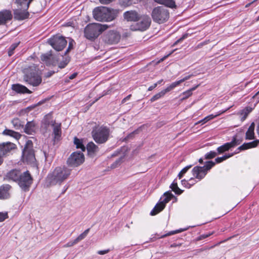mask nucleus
I'll return each mask as SVG.
<instances>
[{
	"label": "nucleus",
	"instance_id": "obj_62",
	"mask_svg": "<svg viewBox=\"0 0 259 259\" xmlns=\"http://www.w3.org/2000/svg\"><path fill=\"white\" fill-rule=\"evenodd\" d=\"M77 243V242H75V240L73 242H69L67 244V246L70 247L73 246V245Z\"/></svg>",
	"mask_w": 259,
	"mask_h": 259
},
{
	"label": "nucleus",
	"instance_id": "obj_63",
	"mask_svg": "<svg viewBox=\"0 0 259 259\" xmlns=\"http://www.w3.org/2000/svg\"><path fill=\"white\" fill-rule=\"evenodd\" d=\"M216 245H214L213 246H206V247H203L202 248V249H204V251L205 250H208V249H210L212 248H213Z\"/></svg>",
	"mask_w": 259,
	"mask_h": 259
},
{
	"label": "nucleus",
	"instance_id": "obj_9",
	"mask_svg": "<svg viewBox=\"0 0 259 259\" xmlns=\"http://www.w3.org/2000/svg\"><path fill=\"white\" fill-rule=\"evenodd\" d=\"M22 159L23 161L28 163H32L35 161L33 143L31 141L28 140L22 152Z\"/></svg>",
	"mask_w": 259,
	"mask_h": 259
},
{
	"label": "nucleus",
	"instance_id": "obj_22",
	"mask_svg": "<svg viewBox=\"0 0 259 259\" xmlns=\"http://www.w3.org/2000/svg\"><path fill=\"white\" fill-rule=\"evenodd\" d=\"M123 16L124 19L128 21H135L139 18L138 13L133 10L124 12Z\"/></svg>",
	"mask_w": 259,
	"mask_h": 259
},
{
	"label": "nucleus",
	"instance_id": "obj_45",
	"mask_svg": "<svg viewBox=\"0 0 259 259\" xmlns=\"http://www.w3.org/2000/svg\"><path fill=\"white\" fill-rule=\"evenodd\" d=\"M192 165H188L183 168L181 171L178 174V177L180 179L183 176V175L188 171V170L191 167Z\"/></svg>",
	"mask_w": 259,
	"mask_h": 259
},
{
	"label": "nucleus",
	"instance_id": "obj_30",
	"mask_svg": "<svg viewBox=\"0 0 259 259\" xmlns=\"http://www.w3.org/2000/svg\"><path fill=\"white\" fill-rule=\"evenodd\" d=\"M12 123L16 130L23 128L24 122L21 121L18 118H15L12 120Z\"/></svg>",
	"mask_w": 259,
	"mask_h": 259
},
{
	"label": "nucleus",
	"instance_id": "obj_29",
	"mask_svg": "<svg viewBox=\"0 0 259 259\" xmlns=\"http://www.w3.org/2000/svg\"><path fill=\"white\" fill-rule=\"evenodd\" d=\"M74 144L76 146V148L80 149L82 151H85V147L82 144V140H80L77 137H74Z\"/></svg>",
	"mask_w": 259,
	"mask_h": 259
},
{
	"label": "nucleus",
	"instance_id": "obj_54",
	"mask_svg": "<svg viewBox=\"0 0 259 259\" xmlns=\"http://www.w3.org/2000/svg\"><path fill=\"white\" fill-rule=\"evenodd\" d=\"M192 76H193L192 74L187 75V76L184 77L183 78L179 80V81L181 84V83L183 82L184 81L189 79Z\"/></svg>",
	"mask_w": 259,
	"mask_h": 259
},
{
	"label": "nucleus",
	"instance_id": "obj_4",
	"mask_svg": "<svg viewBox=\"0 0 259 259\" xmlns=\"http://www.w3.org/2000/svg\"><path fill=\"white\" fill-rule=\"evenodd\" d=\"M24 80L28 84L33 86H38L41 82V78L34 65L26 68L24 71Z\"/></svg>",
	"mask_w": 259,
	"mask_h": 259
},
{
	"label": "nucleus",
	"instance_id": "obj_49",
	"mask_svg": "<svg viewBox=\"0 0 259 259\" xmlns=\"http://www.w3.org/2000/svg\"><path fill=\"white\" fill-rule=\"evenodd\" d=\"M259 143V141L255 140L251 142L246 143L248 147L249 148H254L257 146L258 143Z\"/></svg>",
	"mask_w": 259,
	"mask_h": 259
},
{
	"label": "nucleus",
	"instance_id": "obj_28",
	"mask_svg": "<svg viewBox=\"0 0 259 259\" xmlns=\"http://www.w3.org/2000/svg\"><path fill=\"white\" fill-rule=\"evenodd\" d=\"M155 2L163 4L167 7L173 8L175 7V3L172 0H154Z\"/></svg>",
	"mask_w": 259,
	"mask_h": 259
},
{
	"label": "nucleus",
	"instance_id": "obj_56",
	"mask_svg": "<svg viewBox=\"0 0 259 259\" xmlns=\"http://www.w3.org/2000/svg\"><path fill=\"white\" fill-rule=\"evenodd\" d=\"M110 251V250L109 249L104 250H99L97 252V253L99 254H100V255H103V254L108 253Z\"/></svg>",
	"mask_w": 259,
	"mask_h": 259
},
{
	"label": "nucleus",
	"instance_id": "obj_8",
	"mask_svg": "<svg viewBox=\"0 0 259 259\" xmlns=\"http://www.w3.org/2000/svg\"><path fill=\"white\" fill-rule=\"evenodd\" d=\"M152 16L154 21L158 23H162L168 19L169 13L164 7H158L153 9Z\"/></svg>",
	"mask_w": 259,
	"mask_h": 259
},
{
	"label": "nucleus",
	"instance_id": "obj_59",
	"mask_svg": "<svg viewBox=\"0 0 259 259\" xmlns=\"http://www.w3.org/2000/svg\"><path fill=\"white\" fill-rule=\"evenodd\" d=\"M131 97V95H128L122 100L121 103L122 104L125 103L127 101H128L130 99Z\"/></svg>",
	"mask_w": 259,
	"mask_h": 259
},
{
	"label": "nucleus",
	"instance_id": "obj_2",
	"mask_svg": "<svg viewBox=\"0 0 259 259\" xmlns=\"http://www.w3.org/2000/svg\"><path fill=\"white\" fill-rule=\"evenodd\" d=\"M117 12L102 7H97L93 11L94 18L98 21H111L117 16Z\"/></svg>",
	"mask_w": 259,
	"mask_h": 259
},
{
	"label": "nucleus",
	"instance_id": "obj_47",
	"mask_svg": "<svg viewBox=\"0 0 259 259\" xmlns=\"http://www.w3.org/2000/svg\"><path fill=\"white\" fill-rule=\"evenodd\" d=\"M37 106L36 105H32L29 107H28L23 110H22V113H28L30 112L33 111L34 109ZM34 111H36L35 110H34Z\"/></svg>",
	"mask_w": 259,
	"mask_h": 259
},
{
	"label": "nucleus",
	"instance_id": "obj_58",
	"mask_svg": "<svg viewBox=\"0 0 259 259\" xmlns=\"http://www.w3.org/2000/svg\"><path fill=\"white\" fill-rule=\"evenodd\" d=\"M174 51L171 52L170 53H169L168 55L164 56L163 58H162L161 59H160L159 61H158L157 62H156V64H158V63H159L160 62L164 61L166 58H167L169 56H170L173 52H174Z\"/></svg>",
	"mask_w": 259,
	"mask_h": 259
},
{
	"label": "nucleus",
	"instance_id": "obj_38",
	"mask_svg": "<svg viewBox=\"0 0 259 259\" xmlns=\"http://www.w3.org/2000/svg\"><path fill=\"white\" fill-rule=\"evenodd\" d=\"M220 114H215L213 115V114H209L207 116L204 117L203 119L200 120L198 123H201V124H203L207 122L208 121L213 119V118L217 117L218 115H219Z\"/></svg>",
	"mask_w": 259,
	"mask_h": 259
},
{
	"label": "nucleus",
	"instance_id": "obj_20",
	"mask_svg": "<svg viewBox=\"0 0 259 259\" xmlns=\"http://www.w3.org/2000/svg\"><path fill=\"white\" fill-rule=\"evenodd\" d=\"M11 186L9 184H4L0 186V199H5L10 197L9 190Z\"/></svg>",
	"mask_w": 259,
	"mask_h": 259
},
{
	"label": "nucleus",
	"instance_id": "obj_26",
	"mask_svg": "<svg viewBox=\"0 0 259 259\" xmlns=\"http://www.w3.org/2000/svg\"><path fill=\"white\" fill-rule=\"evenodd\" d=\"M33 0H16V3L17 5V7H21L23 9H27L29 7V4Z\"/></svg>",
	"mask_w": 259,
	"mask_h": 259
},
{
	"label": "nucleus",
	"instance_id": "obj_48",
	"mask_svg": "<svg viewBox=\"0 0 259 259\" xmlns=\"http://www.w3.org/2000/svg\"><path fill=\"white\" fill-rule=\"evenodd\" d=\"M249 149V147H248L247 143H244L243 145L239 147L237 149L235 153H238L239 151L241 150H245Z\"/></svg>",
	"mask_w": 259,
	"mask_h": 259
},
{
	"label": "nucleus",
	"instance_id": "obj_19",
	"mask_svg": "<svg viewBox=\"0 0 259 259\" xmlns=\"http://www.w3.org/2000/svg\"><path fill=\"white\" fill-rule=\"evenodd\" d=\"M21 174V171L19 170L12 169L7 174L4 179L17 183Z\"/></svg>",
	"mask_w": 259,
	"mask_h": 259
},
{
	"label": "nucleus",
	"instance_id": "obj_57",
	"mask_svg": "<svg viewBox=\"0 0 259 259\" xmlns=\"http://www.w3.org/2000/svg\"><path fill=\"white\" fill-rule=\"evenodd\" d=\"M210 235V234L201 235L199 237H198L197 240H202L203 239H205V238L209 237Z\"/></svg>",
	"mask_w": 259,
	"mask_h": 259
},
{
	"label": "nucleus",
	"instance_id": "obj_18",
	"mask_svg": "<svg viewBox=\"0 0 259 259\" xmlns=\"http://www.w3.org/2000/svg\"><path fill=\"white\" fill-rule=\"evenodd\" d=\"M27 9H22L21 7H17V9L14 11V18L16 19L21 20L28 18L29 13L27 11Z\"/></svg>",
	"mask_w": 259,
	"mask_h": 259
},
{
	"label": "nucleus",
	"instance_id": "obj_10",
	"mask_svg": "<svg viewBox=\"0 0 259 259\" xmlns=\"http://www.w3.org/2000/svg\"><path fill=\"white\" fill-rule=\"evenodd\" d=\"M173 197L174 195L170 191L165 192L163 194V199L162 198H160V202L156 204L150 212V214L151 215H155L162 211L164 208L165 204L168 202Z\"/></svg>",
	"mask_w": 259,
	"mask_h": 259
},
{
	"label": "nucleus",
	"instance_id": "obj_32",
	"mask_svg": "<svg viewBox=\"0 0 259 259\" xmlns=\"http://www.w3.org/2000/svg\"><path fill=\"white\" fill-rule=\"evenodd\" d=\"M142 126L138 128L133 132L129 134L124 139V141H127L130 139H132L134 138L136 135L138 134L141 131H142Z\"/></svg>",
	"mask_w": 259,
	"mask_h": 259
},
{
	"label": "nucleus",
	"instance_id": "obj_16",
	"mask_svg": "<svg viewBox=\"0 0 259 259\" xmlns=\"http://www.w3.org/2000/svg\"><path fill=\"white\" fill-rule=\"evenodd\" d=\"M240 144L239 140H237L235 137H233L231 142L226 143L225 144L217 148V151L219 154L223 153L228 151L231 148L234 147Z\"/></svg>",
	"mask_w": 259,
	"mask_h": 259
},
{
	"label": "nucleus",
	"instance_id": "obj_39",
	"mask_svg": "<svg viewBox=\"0 0 259 259\" xmlns=\"http://www.w3.org/2000/svg\"><path fill=\"white\" fill-rule=\"evenodd\" d=\"M255 106L256 105L254 103L250 105L247 106L242 110L241 113H249L251 112Z\"/></svg>",
	"mask_w": 259,
	"mask_h": 259
},
{
	"label": "nucleus",
	"instance_id": "obj_5",
	"mask_svg": "<svg viewBox=\"0 0 259 259\" xmlns=\"http://www.w3.org/2000/svg\"><path fill=\"white\" fill-rule=\"evenodd\" d=\"M109 132V129L106 126H100L94 128L92 132V135L96 143L103 144L107 141Z\"/></svg>",
	"mask_w": 259,
	"mask_h": 259
},
{
	"label": "nucleus",
	"instance_id": "obj_12",
	"mask_svg": "<svg viewBox=\"0 0 259 259\" xmlns=\"http://www.w3.org/2000/svg\"><path fill=\"white\" fill-rule=\"evenodd\" d=\"M84 161V155L80 152H74L69 157L67 163L71 167H76L81 164Z\"/></svg>",
	"mask_w": 259,
	"mask_h": 259
},
{
	"label": "nucleus",
	"instance_id": "obj_25",
	"mask_svg": "<svg viewBox=\"0 0 259 259\" xmlns=\"http://www.w3.org/2000/svg\"><path fill=\"white\" fill-rule=\"evenodd\" d=\"M87 149L89 155L95 154L99 151L98 147L92 142L88 144Z\"/></svg>",
	"mask_w": 259,
	"mask_h": 259
},
{
	"label": "nucleus",
	"instance_id": "obj_52",
	"mask_svg": "<svg viewBox=\"0 0 259 259\" xmlns=\"http://www.w3.org/2000/svg\"><path fill=\"white\" fill-rule=\"evenodd\" d=\"M189 36V34L188 33H186V34H184L180 38H179V39H178L175 42V44H174V45H177L178 43L181 42V41H182L183 40H184V39L186 38L188 36Z\"/></svg>",
	"mask_w": 259,
	"mask_h": 259
},
{
	"label": "nucleus",
	"instance_id": "obj_24",
	"mask_svg": "<svg viewBox=\"0 0 259 259\" xmlns=\"http://www.w3.org/2000/svg\"><path fill=\"white\" fill-rule=\"evenodd\" d=\"M12 89L17 93L30 94L31 93L26 87L20 84H13Z\"/></svg>",
	"mask_w": 259,
	"mask_h": 259
},
{
	"label": "nucleus",
	"instance_id": "obj_7",
	"mask_svg": "<svg viewBox=\"0 0 259 259\" xmlns=\"http://www.w3.org/2000/svg\"><path fill=\"white\" fill-rule=\"evenodd\" d=\"M32 182L31 175L28 170H26L21 174L17 183L23 191L27 192L29 190Z\"/></svg>",
	"mask_w": 259,
	"mask_h": 259
},
{
	"label": "nucleus",
	"instance_id": "obj_14",
	"mask_svg": "<svg viewBox=\"0 0 259 259\" xmlns=\"http://www.w3.org/2000/svg\"><path fill=\"white\" fill-rule=\"evenodd\" d=\"M120 39V34L115 31H110L103 36L104 41L108 44H117Z\"/></svg>",
	"mask_w": 259,
	"mask_h": 259
},
{
	"label": "nucleus",
	"instance_id": "obj_23",
	"mask_svg": "<svg viewBox=\"0 0 259 259\" xmlns=\"http://www.w3.org/2000/svg\"><path fill=\"white\" fill-rule=\"evenodd\" d=\"M54 122H56V121L53 120L52 114H46L41 121V126L47 129L49 125H52Z\"/></svg>",
	"mask_w": 259,
	"mask_h": 259
},
{
	"label": "nucleus",
	"instance_id": "obj_34",
	"mask_svg": "<svg viewBox=\"0 0 259 259\" xmlns=\"http://www.w3.org/2000/svg\"><path fill=\"white\" fill-rule=\"evenodd\" d=\"M180 84L179 80L174 82L172 83H171L169 85H168L166 89L162 90L164 94H165L166 93L170 92L172 90H173L174 88H175L176 87L179 85Z\"/></svg>",
	"mask_w": 259,
	"mask_h": 259
},
{
	"label": "nucleus",
	"instance_id": "obj_17",
	"mask_svg": "<svg viewBox=\"0 0 259 259\" xmlns=\"http://www.w3.org/2000/svg\"><path fill=\"white\" fill-rule=\"evenodd\" d=\"M52 126L53 127V135L54 141H59L62 135L61 123L56 122H54Z\"/></svg>",
	"mask_w": 259,
	"mask_h": 259
},
{
	"label": "nucleus",
	"instance_id": "obj_35",
	"mask_svg": "<svg viewBox=\"0 0 259 259\" xmlns=\"http://www.w3.org/2000/svg\"><path fill=\"white\" fill-rule=\"evenodd\" d=\"M180 84L179 80L174 82L172 83H171L169 85H168L166 89L162 90L164 94H165L166 93L170 92L172 90H173L174 88H175L176 87L179 85Z\"/></svg>",
	"mask_w": 259,
	"mask_h": 259
},
{
	"label": "nucleus",
	"instance_id": "obj_61",
	"mask_svg": "<svg viewBox=\"0 0 259 259\" xmlns=\"http://www.w3.org/2000/svg\"><path fill=\"white\" fill-rule=\"evenodd\" d=\"M157 85V83H154L153 85H151L149 87L148 91H150L153 90L154 88H155Z\"/></svg>",
	"mask_w": 259,
	"mask_h": 259
},
{
	"label": "nucleus",
	"instance_id": "obj_46",
	"mask_svg": "<svg viewBox=\"0 0 259 259\" xmlns=\"http://www.w3.org/2000/svg\"><path fill=\"white\" fill-rule=\"evenodd\" d=\"M69 61H70V59L69 58H68V57L65 58L62 62H61L59 63V68H64L67 65V64L69 63Z\"/></svg>",
	"mask_w": 259,
	"mask_h": 259
},
{
	"label": "nucleus",
	"instance_id": "obj_55",
	"mask_svg": "<svg viewBox=\"0 0 259 259\" xmlns=\"http://www.w3.org/2000/svg\"><path fill=\"white\" fill-rule=\"evenodd\" d=\"M50 56L51 55L48 54H43L41 56V59L42 61H47L49 58Z\"/></svg>",
	"mask_w": 259,
	"mask_h": 259
},
{
	"label": "nucleus",
	"instance_id": "obj_15",
	"mask_svg": "<svg viewBox=\"0 0 259 259\" xmlns=\"http://www.w3.org/2000/svg\"><path fill=\"white\" fill-rule=\"evenodd\" d=\"M16 149L15 144L11 142H6L0 144V155L3 157L9 154L11 151Z\"/></svg>",
	"mask_w": 259,
	"mask_h": 259
},
{
	"label": "nucleus",
	"instance_id": "obj_42",
	"mask_svg": "<svg viewBox=\"0 0 259 259\" xmlns=\"http://www.w3.org/2000/svg\"><path fill=\"white\" fill-rule=\"evenodd\" d=\"M199 85H197L196 86L191 88V89L183 93L184 95L185 96V97L183 98V99H186L190 97L192 95V91H194L195 89H196Z\"/></svg>",
	"mask_w": 259,
	"mask_h": 259
},
{
	"label": "nucleus",
	"instance_id": "obj_64",
	"mask_svg": "<svg viewBox=\"0 0 259 259\" xmlns=\"http://www.w3.org/2000/svg\"><path fill=\"white\" fill-rule=\"evenodd\" d=\"M77 75V73H73L72 74H71L70 76H69V79H72L73 78H74Z\"/></svg>",
	"mask_w": 259,
	"mask_h": 259
},
{
	"label": "nucleus",
	"instance_id": "obj_36",
	"mask_svg": "<svg viewBox=\"0 0 259 259\" xmlns=\"http://www.w3.org/2000/svg\"><path fill=\"white\" fill-rule=\"evenodd\" d=\"M233 155H234V153L225 154L222 157H219L216 158L215 159V161L216 163H221V162H223V161L227 159L228 158L233 156Z\"/></svg>",
	"mask_w": 259,
	"mask_h": 259
},
{
	"label": "nucleus",
	"instance_id": "obj_13",
	"mask_svg": "<svg viewBox=\"0 0 259 259\" xmlns=\"http://www.w3.org/2000/svg\"><path fill=\"white\" fill-rule=\"evenodd\" d=\"M49 44L57 51H62L67 45L65 38L60 36H55L48 41Z\"/></svg>",
	"mask_w": 259,
	"mask_h": 259
},
{
	"label": "nucleus",
	"instance_id": "obj_11",
	"mask_svg": "<svg viewBox=\"0 0 259 259\" xmlns=\"http://www.w3.org/2000/svg\"><path fill=\"white\" fill-rule=\"evenodd\" d=\"M151 24V19L148 16H143L138 22L131 25L130 29L132 31H143L149 28Z\"/></svg>",
	"mask_w": 259,
	"mask_h": 259
},
{
	"label": "nucleus",
	"instance_id": "obj_6",
	"mask_svg": "<svg viewBox=\"0 0 259 259\" xmlns=\"http://www.w3.org/2000/svg\"><path fill=\"white\" fill-rule=\"evenodd\" d=\"M215 163V162L212 161H208L203 166H195L192 171L193 176L197 179H202L206 175L208 170L214 166Z\"/></svg>",
	"mask_w": 259,
	"mask_h": 259
},
{
	"label": "nucleus",
	"instance_id": "obj_41",
	"mask_svg": "<svg viewBox=\"0 0 259 259\" xmlns=\"http://www.w3.org/2000/svg\"><path fill=\"white\" fill-rule=\"evenodd\" d=\"M218 154V152L211 151L205 155V159H210L215 157Z\"/></svg>",
	"mask_w": 259,
	"mask_h": 259
},
{
	"label": "nucleus",
	"instance_id": "obj_31",
	"mask_svg": "<svg viewBox=\"0 0 259 259\" xmlns=\"http://www.w3.org/2000/svg\"><path fill=\"white\" fill-rule=\"evenodd\" d=\"M3 134L4 135L10 136L15 138H17L20 136V134L18 133L8 129L5 130L3 132Z\"/></svg>",
	"mask_w": 259,
	"mask_h": 259
},
{
	"label": "nucleus",
	"instance_id": "obj_27",
	"mask_svg": "<svg viewBox=\"0 0 259 259\" xmlns=\"http://www.w3.org/2000/svg\"><path fill=\"white\" fill-rule=\"evenodd\" d=\"M34 131V123L32 121L28 122L25 126L24 132L28 135H31Z\"/></svg>",
	"mask_w": 259,
	"mask_h": 259
},
{
	"label": "nucleus",
	"instance_id": "obj_43",
	"mask_svg": "<svg viewBox=\"0 0 259 259\" xmlns=\"http://www.w3.org/2000/svg\"><path fill=\"white\" fill-rule=\"evenodd\" d=\"M19 44V42H17L11 45L8 51V55L9 56H12L14 54V51L18 47Z\"/></svg>",
	"mask_w": 259,
	"mask_h": 259
},
{
	"label": "nucleus",
	"instance_id": "obj_3",
	"mask_svg": "<svg viewBox=\"0 0 259 259\" xmlns=\"http://www.w3.org/2000/svg\"><path fill=\"white\" fill-rule=\"evenodd\" d=\"M108 28V26L106 24H89L84 29V35L88 39L94 40Z\"/></svg>",
	"mask_w": 259,
	"mask_h": 259
},
{
	"label": "nucleus",
	"instance_id": "obj_50",
	"mask_svg": "<svg viewBox=\"0 0 259 259\" xmlns=\"http://www.w3.org/2000/svg\"><path fill=\"white\" fill-rule=\"evenodd\" d=\"M122 158H120L116 160L111 166V168H114L116 167L121 162Z\"/></svg>",
	"mask_w": 259,
	"mask_h": 259
},
{
	"label": "nucleus",
	"instance_id": "obj_51",
	"mask_svg": "<svg viewBox=\"0 0 259 259\" xmlns=\"http://www.w3.org/2000/svg\"><path fill=\"white\" fill-rule=\"evenodd\" d=\"M252 100H254L253 102H255V105L259 102V91L252 97Z\"/></svg>",
	"mask_w": 259,
	"mask_h": 259
},
{
	"label": "nucleus",
	"instance_id": "obj_53",
	"mask_svg": "<svg viewBox=\"0 0 259 259\" xmlns=\"http://www.w3.org/2000/svg\"><path fill=\"white\" fill-rule=\"evenodd\" d=\"M8 217L7 213L0 212V222L4 221Z\"/></svg>",
	"mask_w": 259,
	"mask_h": 259
},
{
	"label": "nucleus",
	"instance_id": "obj_37",
	"mask_svg": "<svg viewBox=\"0 0 259 259\" xmlns=\"http://www.w3.org/2000/svg\"><path fill=\"white\" fill-rule=\"evenodd\" d=\"M90 231V229L85 230L82 233L80 234L75 239V242H78L79 241L83 239L88 235Z\"/></svg>",
	"mask_w": 259,
	"mask_h": 259
},
{
	"label": "nucleus",
	"instance_id": "obj_40",
	"mask_svg": "<svg viewBox=\"0 0 259 259\" xmlns=\"http://www.w3.org/2000/svg\"><path fill=\"white\" fill-rule=\"evenodd\" d=\"M165 94L163 92V91H161L159 93L155 94L154 96H153L150 99L151 102H154L156 100H157L158 99H160V98L163 97L164 96Z\"/></svg>",
	"mask_w": 259,
	"mask_h": 259
},
{
	"label": "nucleus",
	"instance_id": "obj_44",
	"mask_svg": "<svg viewBox=\"0 0 259 259\" xmlns=\"http://www.w3.org/2000/svg\"><path fill=\"white\" fill-rule=\"evenodd\" d=\"M254 138V131L251 129H248L246 133V139L248 140H251Z\"/></svg>",
	"mask_w": 259,
	"mask_h": 259
},
{
	"label": "nucleus",
	"instance_id": "obj_33",
	"mask_svg": "<svg viewBox=\"0 0 259 259\" xmlns=\"http://www.w3.org/2000/svg\"><path fill=\"white\" fill-rule=\"evenodd\" d=\"M170 188L175 192L176 194L180 195L182 194V191L178 187L177 183L174 181L171 184Z\"/></svg>",
	"mask_w": 259,
	"mask_h": 259
},
{
	"label": "nucleus",
	"instance_id": "obj_21",
	"mask_svg": "<svg viewBox=\"0 0 259 259\" xmlns=\"http://www.w3.org/2000/svg\"><path fill=\"white\" fill-rule=\"evenodd\" d=\"M12 18L11 12L9 10H3L0 12V24L6 23Z\"/></svg>",
	"mask_w": 259,
	"mask_h": 259
},
{
	"label": "nucleus",
	"instance_id": "obj_60",
	"mask_svg": "<svg viewBox=\"0 0 259 259\" xmlns=\"http://www.w3.org/2000/svg\"><path fill=\"white\" fill-rule=\"evenodd\" d=\"M186 230V229H185L177 230H176L175 231H173V232L170 233L169 234V235H171V234H176V233H178L181 232H182L183 231H185Z\"/></svg>",
	"mask_w": 259,
	"mask_h": 259
},
{
	"label": "nucleus",
	"instance_id": "obj_1",
	"mask_svg": "<svg viewBox=\"0 0 259 259\" xmlns=\"http://www.w3.org/2000/svg\"><path fill=\"white\" fill-rule=\"evenodd\" d=\"M71 174V169L65 166L56 167L52 171L49 172L46 179L47 187L61 185L68 179Z\"/></svg>",
	"mask_w": 259,
	"mask_h": 259
}]
</instances>
